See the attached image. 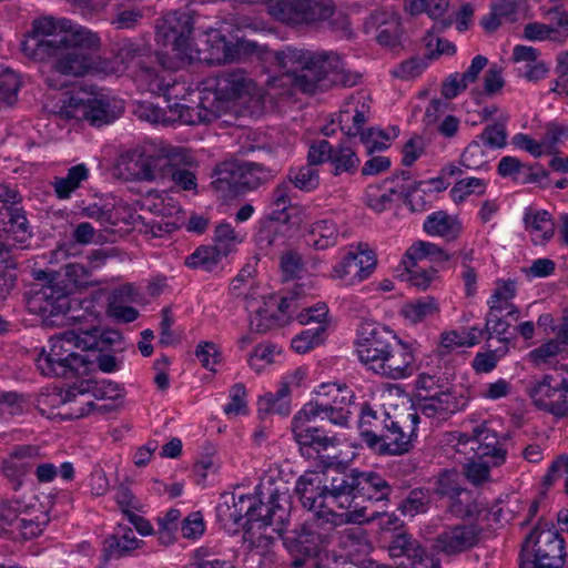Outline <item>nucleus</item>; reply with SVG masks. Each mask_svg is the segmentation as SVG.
I'll return each instance as SVG.
<instances>
[{
    "instance_id": "obj_23",
    "label": "nucleus",
    "mask_w": 568,
    "mask_h": 568,
    "mask_svg": "<svg viewBox=\"0 0 568 568\" xmlns=\"http://www.w3.org/2000/svg\"><path fill=\"white\" fill-rule=\"evenodd\" d=\"M258 285H250L247 293H243L245 308L248 313L250 329L255 333H265L277 322L275 315L276 298L265 296Z\"/></svg>"
},
{
    "instance_id": "obj_10",
    "label": "nucleus",
    "mask_w": 568,
    "mask_h": 568,
    "mask_svg": "<svg viewBox=\"0 0 568 568\" xmlns=\"http://www.w3.org/2000/svg\"><path fill=\"white\" fill-rule=\"evenodd\" d=\"M484 540V529L476 523L445 525L432 538L430 548L438 556L454 559L478 548Z\"/></svg>"
},
{
    "instance_id": "obj_14",
    "label": "nucleus",
    "mask_w": 568,
    "mask_h": 568,
    "mask_svg": "<svg viewBox=\"0 0 568 568\" xmlns=\"http://www.w3.org/2000/svg\"><path fill=\"white\" fill-rule=\"evenodd\" d=\"M469 395L466 390L456 388L438 389L433 394H418L415 402V413L437 423L449 419L453 415L466 409Z\"/></svg>"
},
{
    "instance_id": "obj_6",
    "label": "nucleus",
    "mask_w": 568,
    "mask_h": 568,
    "mask_svg": "<svg viewBox=\"0 0 568 568\" xmlns=\"http://www.w3.org/2000/svg\"><path fill=\"white\" fill-rule=\"evenodd\" d=\"M30 237L31 230L22 207L0 210V300L7 298L16 282L7 265L10 247L16 243L22 245Z\"/></svg>"
},
{
    "instance_id": "obj_8",
    "label": "nucleus",
    "mask_w": 568,
    "mask_h": 568,
    "mask_svg": "<svg viewBox=\"0 0 568 568\" xmlns=\"http://www.w3.org/2000/svg\"><path fill=\"white\" fill-rule=\"evenodd\" d=\"M123 111V100L106 93H94L87 98L79 93L72 94L61 108L64 118L85 120L95 128L114 122Z\"/></svg>"
},
{
    "instance_id": "obj_54",
    "label": "nucleus",
    "mask_w": 568,
    "mask_h": 568,
    "mask_svg": "<svg viewBox=\"0 0 568 568\" xmlns=\"http://www.w3.org/2000/svg\"><path fill=\"white\" fill-rule=\"evenodd\" d=\"M326 337V325L306 328L297 334L291 342L292 348L298 354H305L318 346Z\"/></svg>"
},
{
    "instance_id": "obj_53",
    "label": "nucleus",
    "mask_w": 568,
    "mask_h": 568,
    "mask_svg": "<svg viewBox=\"0 0 568 568\" xmlns=\"http://www.w3.org/2000/svg\"><path fill=\"white\" fill-rule=\"evenodd\" d=\"M287 181L294 189L303 192H312L320 185L318 170L312 165H303L298 169H290Z\"/></svg>"
},
{
    "instance_id": "obj_19",
    "label": "nucleus",
    "mask_w": 568,
    "mask_h": 568,
    "mask_svg": "<svg viewBox=\"0 0 568 568\" xmlns=\"http://www.w3.org/2000/svg\"><path fill=\"white\" fill-rule=\"evenodd\" d=\"M293 435L304 457L318 460L324 467L334 464L335 456H332L331 452L338 445L336 436L328 435L324 429L315 426L294 430Z\"/></svg>"
},
{
    "instance_id": "obj_56",
    "label": "nucleus",
    "mask_w": 568,
    "mask_h": 568,
    "mask_svg": "<svg viewBox=\"0 0 568 568\" xmlns=\"http://www.w3.org/2000/svg\"><path fill=\"white\" fill-rule=\"evenodd\" d=\"M267 528L268 526L258 528L257 521L244 528V541L248 544L251 550H255L258 555L267 554L275 541L274 537L266 532ZM270 528L272 529L273 526H270Z\"/></svg>"
},
{
    "instance_id": "obj_27",
    "label": "nucleus",
    "mask_w": 568,
    "mask_h": 568,
    "mask_svg": "<svg viewBox=\"0 0 568 568\" xmlns=\"http://www.w3.org/2000/svg\"><path fill=\"white\" fill-rule=\"evenodd\" d=\"M92 270L93 267L79 263H69L59 271L34 270L32 275L36 281H49L68 286L71 294L74 288H87L95 284L92 280Z\"/></svg>"
},
{
    "instance_id": "obj_46",
    "label": "nucleus",
    "mask_w": 568,
    "mask_h": 568,
    "mask_svg": "<svg viewBox=\"0 0 568 568\" xmlns=\"http://www.w3.org/2000/svg\"><path fill=\"white\" fill-rule=\"evenodd\" d=\"M432 503L429 488L416 487L408 491L397 506V510L405 517L413 518L426 514Z\"/></svg>"
},
{
    "instance_id": "obj_1",
    "label": "nucleus",
    "mask_w": 568,
    "mask_h": 568,
    "mask_svg": "<svg viewBox=\"0 0 568 568\" xmlns=\"http://www.w3.org/2000/svg\"><path fill=\"white\" fill-rule=\"evenodd\" d=\"M295 493L303 508L314 513L318 527H335L339 519L335 507L363 511L365 501L388 500L393 487L376 471L342 468L305 471L296 481Z\"/></svg>"
},
{
    "instance_id": "obj_45",
    "label": "nucleus",
    "mask_w": 568,
    "mask_h": 568,
    "mask_svg": "<svg viewBox=\"0 0 568 568\" xmlns=\"http://www.w3.org/2000/svg\"><path fill=\"white\" fill-rule=\"evenodd\" d=\"M524 221L535 244H544L552 237L555 224L547 211L527 212Z\"/></svg>"
},
{
    "instance_id": "obj_7",
    "label": "nucleus",
    "mask_w": 568,
    "mask_h": 568,
    "mask_svg": "<svg viewBox=\"0 0 568 568\" xmlns=\"http://www.w3.org/2000/svg\"><path fill=\"white\" fill-rule=\"evenodd\" d=\"M565 557L560 534L538 524L525 539L519 568H562Z\"/></svg>"
},
{
    "instance_id": "obj_17",
    "label": "nucleus",
    "mask_w": 568,
    "mask_h": 568,
    "mask_svg": "<svg viewBox=\"0 0 568 568\" xmlns=\"http://www.w3.org/2000/svg\"><path fill=\"white\" fill-rule=\"evenodd\" d=\"M527 394L537 408L556 417L568 416V389L551 375L532 381L527 387Z\"/></svg>"
},
{
    "instance_id": "obj_59",
    "label": "nucleus",
    "mask_w": 568,
    "mask_h": 568,
    "mask_svg": "<svg viewBox=\"0 0 568 568\" xmlns=\"http://www.w3.org/2000/svg\"><path fill=\"white\" fill-rule=\"evenodd\" d=\"M230 402L223 407L224 414L230 417H237L248 414L247 393L242 383L234 384L229 390Z\"/></svg>"
},
{
    "instance_id": "obj_47",
    "label": "nucleus",
    "mask_w": 568,
    "mask_h": 568,
    "mask_svg": "<svg viewBox=\"0 0 568 568\" xmlns=\"http://www.w3.org/2000/svg\"><path fill=\"white\" fill-rule=\"evenodd\" d=\"M275 413L281 416H287L291 413L290 388L287 383H283L276 394L268 393L258 400V414Z\"/></svg>"
},
{
    "instance_id": "obj_11",
    "label": "nucleus",
    "mask_w": 568,
    "mask_h": 568,
    "mask_svg": "<svg viewBox=\"0 0 568 568\" xmlns=\"http://www.w3.org/2000/svg\"><path fill=\"white\" fill-rule=\"evenodd\" d=\"M399 338L384 325L362 322L356 332L355 349L359 362L373 371L396 346Z\"/></svg>"
},
{
    "instance_id": "obj_4",
    "label": "nucleus",
    "mask_w": 568,
    "mask_h": 568,
    "mask_svg": "<svg viewBox=\"0 0 568 568\" xmlns=\"http://www.w3.org/2000/svg\"><path fill=\"white\" fill-rule=\"evenodd\" d=\"M82 331H67L60 336L51 337L50 349L41 352L37 358V366L41 374L51 377L73 378L87 374L90 361L75 352L82 351Z\"/></svg>"
},
{
    "instance_id": "obj_40",
    "label": "nucleus",
    "mask_w": 568,
    "mask_h": 568,
    "mask_svg": "<svg viewBox=\"0 0 568 568\" xmlns=\"http://www.w3.org/2000/svg\"><path fill=\"white\" fill-rule=\"evenodd\" d=\"M239 162H223L219 164L213 174L211 186L221 192L224 197L241 194Z\"/></svg>"
},
{
    "instance_id": "obj_42",
    "label": "nucleus",
    "mask_w": 568,
    "mask_h": 568,
    "mask_svg": "<svg viewBox=\"0 0 568 568\" xmlns=\"http://www.w3.org/2000/svg\"><path fill=\"white\" fill-rule=\"evenodd\" d=\"M423 227L428 235L440 236L447 241L457 239L462 229L459 222L444 211L428 215Z\"/></svg>"
},
{
    "instance_id": "obj_30",
    "label": "nucleus",
    "mask_w": 568,
    "mask_h": 568,
    "mask_svg": "<svg viewBox=\"0 0 568 568\" xmlns=\"http://www.w3.org/2000/svg\"><path fill=\"white\" fill-rule=\"evenodd\" d=\"M40 457V450L34 446H20L16 448L2 463V471L11 483L12 488L18 490L24 477L34 467V462Z\"/></svg>"
},
{
    "instance_id": "obj_52",
    "label": "nucleus",
    "mask_w": 568,
    "mask_h": 568,
    "mask_svg": "<svg viewBox=\"0 0 568 568\" xmlns=\"http://www.w3.org/2000/svg\"><path fill=\"white\" fill-rule=\"evenodd\" d=\"M224 257L213 245H202L185 258V265L190 268H202L211 272L216 268Z\"/></svg>"
},
{
    "instance_id": "obj_15",
    "label": "nucleus",
    "mask_w": 568,
    "mask_h": 568,
    "mask_svg": "<svg viewBox=\"0 0 568 568\" xmlns=\"http://www.w3.org/2000/svg\"><path fill=\"white\" fill-rule=\"evenodd\" d=\"M193 27V10L185 8L168 12L156 20L155 40L163 47L183 53L189 48Z\"/></svg>"
},
{
    "instance_id": "obj_38",
    "label": "nucleus",
    "mask_w": 568,
    "mask_h": 568,
    "mask_svg": "<svg viewBox=\"0 0 568 568\" xmlns=\"http://www.w3.org/2000/svg\"><path fill=\"white\" fill-rule=\"evenodd\" d=\"M453 258L454 255H450L438 245L430 242L417 241L406 251L404 264L414 266V261H428L444 268Z\"/></svg>"
},
{
    "instance_id": "obj_25",
    "label": "nucleus",
    "mask_w": 568,
    "mask_h": 568,
    "mask_svg": "<svg viewBox=\"0 0 568 568\" xmlns=\"http://www.w3.org/2000/svg\"><path fill=\"white\" fill-rule=\"evenodd\" d=\"M203 93L204 95L200 98L196 106H189L179 102L169 104L170 124L179 122L181 124L195 125L216 120L221 114L220 105H215L205 91Z\"/></svg>"
},
{
    "instance_id": "obj_24",
    "label": "nucleus",
    "mask_w": 568,
    "mask_h": 568,
    "mask_svg": "<svg viewBox=\"0 0 568 568\" xmlns=\"http://www.w3.org/2000/svg\"><path fill=\"white\" fill-rule=\"evenodd\" d=\"M437 491L448 498L447 511L454 517L464 519L477 517L480 514L473 491L460 487L452 477H440Z\"/></svg>"
},
{
    "instance_id": "obj_34",
    "label": "nucleus",
    "mask_w": 568,
    "mask_h": 568,
    "mask_svg": "<svg viewBox=\"0 0 568 568\" xmlns=\"http://www.w3.org/2000/svg\"><path fill=\"white\" fill-rule=\"evenodd\" d=\"M91 394L97 399H116L121 396V388L114 382L102 379H83L70 386L62 395L63 403L75 400L78 396Z\"/></svg>"
},
{
    "instance_id": "obj_35",
    "label": "nucleus",
    "mask_w": 568,
    "mask_h": 568,
    "mask_svg": "<svg viewBox=\"0 0 568 568\" xmlns=\"http://www.w3.org/2000/svg\"><path fill=\"white\" fill-rule=\"evenodd\" d=\"M315 51L286 47L276 52L275 58L284 73L292 78V84L296 88L300 75H307Z\"/></svg>"
},
{
    "instance_id": "obj_50",
    "label": "nucleus",
    "mask_w": 568,
    "mask_h": 568,
    "mask_svg": "<svg viewBox=\"0 0 568 568\" xmlns=\"http://www.w3.org/2000/svg\"><path fill=\"white\" fill-rule=\"evenodd\" d=\"M83 336L81 342L87 351L104 352L111 345H114L122 339L120 332L114 329H101L92 327L88 331H82Z\"/></svg>"
},
{
    "instance_id": "obj_5",
    "label": "nucleus",
    "mask_w": 568,
    "mask_h": 568,
    "mask_svg": "<svg viewBox=\"0 0 568 568\" xmlns=\"http://www.w3.org/2000/svg\"><path fill=\"white\" fill-rule=\"evenodd\" d=\"M118 57L134 73L135 81L144 91L161 95L172 73L161 67V59L150 44L124 41Z\"/></svg>"
},
{
    "instance_id": "obj_41",
    "label": "nucleus",
    "mask_w": 568,
    "mask_h": 568,
    "mask_svg": "<svg viewBox=\"0 0 568 568\" xmlns=\"http://www.w3.org/2000/svg\"><path fill=\"white\" fill-rule=\"evenodd\" d=\"M338 234L336 223L331 219H323L311 224L306 242L315 250H326L337 243Z\"/></svg>"
},
{
    "instance_id": "obj_62",
    "label": "nucleus",
    "mask_w": 568,
    "mask_h": 568,
    "mask_svg": "<svg viewBox=\"0 0 568 568\" xmlns=\"http://www.w3.org/2000/svg\"><path fill=\"white\" fill-rule=\"evenodd\" d=\"M560 351L559 342L550 339L537 348L531 349L528 353L527 358L535 367L544 368L552 363L554 358H556Z\"/></svg>"
},
{
    "instance_id": "obj_63",
    "label": "nucleus",
    "mask_w": 568,
    "mask_h": 568,
    "mask_svg": "<svg viewBox=\"0 0 568 568\" xmlns=\"http://www.w3.org/2000/svg\"><path fill=\"white\" fill-rule=\"evenodd\" d=\"M486 192V182L478 178H466L457 181L450 189V196L454 202H463L468 195H483Z\"/></svg>"
},
{
    "instance_id": "obj_58",
    "label": "nucleus",
    "mask_w": 568,
    "mask_h": 568,
    "mask_svg": "<svg viewBox=\"0 0 568 568\" xmlns=\"http://www.w3.org/2000/svg\"><path fill=\"white\" fill-rule=\"evenodd\" d=\"M213 242V246L220 251V254L227 256L242 242V237L230 223L222 222L215 227Z\"/></svg>"
},
{
    "instance_id": "obj_22",
    "label": "nucleus",
    "mask_w": 568,
    "mask_h": 568,
    "mask_svg": "<svg viewBox=\"0 0 568 568\" xmlns=\"http://www.w3.org/2000/svg\"><path fill=\"white\" fill-rule=\"evenodd\" d=\"M187 161L184 148L170 146L163 149L160 153L142 152L138 160V176L144 181H154L166 178L172 165H179L181 161Z\"/></svg>"
},
{
    "instance_id": "obj_64",
    "label": "nucleus",
    "mask_w": 568,
    "mask_h": 568,
    "mask_svg": "<svg viewBox=\"0 0 568 568\" xmlns=\"http://www.w3.org/2000/svg\"><path fill=\"white\" fill-rule=\"evenodd\" d=\"M509 327L510 323L507 322L500 314L487 313L485 318V332L487 341L497 337L501 345L509 346L510 338L506 336Z\"/></svg>"
},
{
    "instance_id": "obj_37",
    "label": "nucleus",
    "mask_w": 568,
    "mask_h": 568,
    "mask_svg": "<svg viewBox=\"0 0 568 568\" xmlns=\"http://www.w3.org/2000/svg\"><path fill=\"white\" fill-rule=\"evenodd\" d=\"M143 541L138 539L130 527L119 526L116 530L103 541L105 559H119L141 547Z\"/></svg>"
},
{
    "instance_id": "obj_2",
    "label": "nucleus",
    "mask_w": 568,
    "mask_h": 568,
    "mask_svg": "<svg viewBox=\"0 0 568 568\" xmlns=\"http://www.w3.org/2000/svg\"><path fill=\"white\" fill-rule=\"evenodd\" d=\"M100 38L85 27L71 20L43 17L32 22L31 30L21 43L26 57L51 62L52 73L45 78L49 88L61 90L68 82L60 78H79L94 68V52Z\"/></svg>"
},
{
    "instance_id": "obj_57",
    "label": "nucleus",
    "mask_w": 568,
    "mask_h": 568,
    "mask_svg": "<svg viewBox=\"0 0 568 568\" xmlns=\"http://www.w3.org/2000/svg\"><path fill=\"white\" fill-rule=\"evenodd\" d=\"M294 187L285 180L278 183L272 193V204L275 207L272 213V219L285 222L288 219L286 210L291 206L292 191Z\"/></svg>"
},
{
    "instance_id": "obj_44",
    "label": "nucleus",
    "mask_w": 568,
    "mask_h": 568,
    "mask_svg": "<svg viewBox=\"0 0 568 568\" xmlns=\"http://www.w3.org/2000/svg\"><path fill=\"white\" fill-rule=\"evenodd\" d=\"M368 119V106L363 102L361 108L354 106L352 102H348L339 112V125L341 130L347 136H356L365 132L363 130L364 124Z\"/></svg>"
},
{
    "instance_id": "obj_33",
    "label": "nucleus",
    "mask_w": 568,
    "mask_h": 568,
    "mask_svg": "<svg viewBox=\"0 0 568 568\" xmlns=\"http://www.w3.org/2000/svg\"><path fill=\"white\" fill-rule=\"evenodd\" d=\"M539 51L532 47L515 45L511 61L516 64V74L529 82H538L545 79L549 72V67L546 62L539 60Z\"/></svg>"
},
{
    "instance_id": "obj_36",
    "label": "nucleus",
    "mask_w": 568,
    "mask_h": 568,
    "mask_svg": "<svg viewBox=\"0 0 568 568\" xmlns=\"http://www.w3.org/2000/svg\"><path fill=\"white\" fill-rule=\"evenodd\" d=\"M239 172L241 194H243L272 181L280 169L276 165L266 166L261 163L244 161L239 162Z\"/></svg>"
},
{
    "instance_id": "obj_12",
    "label": "nucleus",
    "mask_w": 568,
    "mask_h": 568,
    "mask_svg": "<svg viewBox=\"0 0 568 568\" xmlns=\"http://www.w3.org/2000/svg\"><path fill=\"white\" fill-rule=\"evenodd\" d=\"M326 537L311 529H303L295 537H287L284 540L285 548L291 556V566L302 568L310 565L317 568L318 561L336 565L343 556H336L334 552L323 551V545Z\"/></svg>"
},
{
    "instance_id": "obj_9",
    "label": "nucleus",
    "mask_w": 568,
    "mask_h": 568,
    "mask_svg": "<svg viewBox=\"0 0 568 568\" xmlns=\"http://www.w3.org/2000/svg\"><path fill=\"white\" fill-rule=\"evenodd\" d=\"M30 313L39 315L48 324H57L71 308V294L68 286L49 281H37L26 297Z\"/></svg>"
},
{
    "instance_id": "obj_16",
    "label": "nucleus",
    "mask_w": 568,
    "mask_h": 568,
    "mask_svg": "<svg viewBox=\"0 0 568 568\" xmlns=\"http://www.w3.org/2000/svg\"><path fill=\"white\" fill-rule=\"evenodd\" d=\"M255 90L254 80L243 69H233L216 75L205 92L215 105H220L221 112L224 103L251 98Z\"/></svg>"
},
{
    "instance_id": "obj_61",
    "label": "nucleus",
    "mask_w": 568,
    "mask_h": 568,
    "mask_svg": "<svg viewBox=\"0 0 568 568\" xmlns=\"http://www.w3.org/2000/svg\"><path fill=\"white\" fill-rule=\"evenodd\" d=\"M509 352V346L500 345L495 349L477 353L471 362V367L478 374L493 372L499 359Z\"/></svg>"
},
{
    "instance_id": "obj_13",
    "label": "nucleus",
    "mask_w": 568,
    "mask_h": 568,
    "mask_svg": "<svg viewBox=\"0 0 568 568\" xmlns=\"http://www.w3.org/2000/svg\"><path fill=\"white\" fill-rule=\"evenodd\" d=\"M270 13L288 24H310L328 19L334 12L332 0H275Z\"/></svg>"
},
{
    "instance_id": "obj_49",
    "label": "nucleus",
    "mask_w": 568,
    "mask_h": 568,
    "mask_svg": "<svg viewBox=\"0 0 568 568\" xmlns=\"http://www.w3.org/2000/svg\"><path fill=\"white\" fill-rule=\"evenodd\" d=\"M359 162V158L351 146L344 143L333 146L329 163L333 168L332 172L334 175L356 173Z\"/></svg>"
},
{
    "instance_id": "obj_3",
    "label": "nucleus",
    "mask_w": 568,
    "mask_h": 568,
    "mask_svg": "<svg viewBox=\"0 0 568 568\" xmlns=\"http://www.w3.org/2000/svg\"><path fill=\"white\" fill-rule=\"evenodd\" d=\"M262 489L261 496L267 497L266 503L251 495L223 496V501L216 507L219 521L225 528H231L233 525L246 528L247 525L257 521L258 528L273 526L272 531L281 534L290 517L287 495L272 484L268 487L262 485Z\"/></svg>"
},
{
    "instance_id": "obj_28",
    "label": "nucleus",
    "mask_w": 568,
    "mask_h": 568,
    "mask_svg": "<svg viewBox=\"0 0 568 568\" xmlns=\"http://www.w3.org/2000/svg\"><path fill=\"white\" fill-rule=\"evenodd\" d=\"M414 363L412 348L398 339L396 346L392 347L389 354L384 356L373 372L386 378L402 379L413 375Z\"/></svg>"
},
{
    "instance_id": "obj_32",
    "label": "nucleus",
    "mask_w": 568,
    "mask_h": 568,
    "mask_svg": "<svg viewBox=\"0 0 568 568\" xmlns=\"http://www.w3.org/2000/svg\"><path fill=\"white\" fill-rule=\"evenodd\" d=\"M366 33H375L376 41L384 47L395 48L399 44L400 20L394 13L376 11L364 23Z\"/></svg>"
},
{
    "instance_id": "obj_55",
    "label": "nucleus",
    "mask_w": 568,
    "mask_h": 568,
    "mask_svg": "<svg viewBox=\"0 0 568 568\" xmlns=\"http://www.w3.org/2000/svg\"><path fill=\"white\" fill-rule=\"evenodd\" d=\"M438 306L432 296H425L403 306L402 314L412 323H419L437 313Z\"/></svg>"
},
{
    "instance_id": "obj_43",
    "label": "nucleus",
    "mask_w": 568,
    "mask_h": 568,
    "mask_svg": "<svg viewBox=\"0 0 568 568\" xmlns=\"http://www.w3.org/2000/svg\"><path fill=\"white\" fill-rule=\"evenodd\" d=\"M185 156L190 158V160L181 161L179 165H172L168 178L172 180L174 185L184 190V191H196L197 189V178H196V169L197 161L193 153L184 148Z\"/></svg>"
},
{
    "instance_id": "obj_29",
    "label": "nucleus",
    "mask_w": 568,
    "mask_h": 568,
    "mask_svg": "<svg viewBox=\"0 0 568 568\" xmlns=\"http://www.w3.org/2000/svg\"><path fill=\"white\" fill-rule=\"evenodd\" d=\"M474 445L471 450L479 458H489L493 466H499L505 463L507 456L506 439H500L497 433L483 423L474 427Z\"/></svg>"
},
{
    "instance_id": "obj_39",
    "label": "nucleus",
    "mask_w": 568,
    "mask_h": 568,
    "mask_svg": "<svg viewBox=\"0 0 568 568\" xmlns=\"http://www.w3.org/2000/svg\"><path fill=\"white\" fill-rule=\"evenodd\" d=\"M336 541L345 556L361 557L371 551L367 531L361 526L347 527L336 532Z\"/></svg>"
},
{
    "instance_id": "obj_60",
    "label": "nucleus",
    "mask_w": 568,
    "mask_h": 568,
    "mask_svg": "<svg viewBox=\"0 0 568 568\" xmlns=\"http://www.w3.org/2000/svg\"><path fill=\"white\" fill-rule=\"evenodd\" d=\"M19 87L20 81L16 72L10 69L0 72V110L16 102Z\"/></svg>"
},
{
    "instance_id": "obj_48",
    "label": "nucleus",
    "mask_w": 568,
    "mask_h": 568,
    "mask_svg": "<svg viewBox=\"0 0 568 568\" xmlns=\"http://www.w3.org/2000/svg\"><path fill=\"white\" fill-rule=\"evenodd\" d=\"M89 178V170L84 164H78L68 170L63 178H55L52 182L55 195L60 200L69 199L80 185Z\"/></svg>"
},
{
    "instance_id": "obj_31",
    "label": "nucleus",
    "mask_w": 568,
    "mask_h": 568,
    "mask_svg": "<svg viewBox=\"0 0 568 568\" xmlns=\"http://www.w3.org/2000/svg\"><path fill=\"white\" fill-rule=\"evenodd\" d=\"M393 416L384 408L374 409L364 404L359 417V435L368 448L376 453L383 438L384 430L388 427Z\"/></svg>"
},
{
    "instance_id": "obj_51",
    "label": "nucleus",
    "mask_w": 568,
    "mask_h": 568,
    "mask_svg": "<svg viewBox=\"0 0 568 568\" xmlns=\"http://www.w3.org/2000/svg\"><path fill=\"white\" fill-rule=\"evenodd\" d=\"M133 288L130 285L122 286L112 295L109 304V315L118 322L131 323L139 316V311L133 306L124 305L122 300L132 295Z\"/></svg>"
},
{
    "instance_id": "obj_20",
    "label": "nucleus",
    "mask_w": 568,
    "mask_h": 568,
    "mask_svg": "<svg viewBox=\"0 0 568 568\" xmlns=\"http://www.w3.org/2000/svg\"><path fill=\"white\" fill-rule=\"evenodd\" d=\"M376 266V257L373 251L358 245L355 251H349L332 272V277L342 281L345 285H355L366 280Z\"/></svg>"
},
{
    "instance_id": "obj_18",
    "label": "nucleus",
    "mask_w": 568,
    "mask_h": 568,
    "mask_svg": "<svg viewBox=\"0 0 568 568\" xmlns=\"http://www.w3.org/2000/svg\"><path fill=\"white\" fill-rule=\"evenodd\" d=\"M419 416L417 413H412L406 417L393 416L388 427L384 430L376 454L396 456L409 452L416 437Z\"/></svg>"
},
{
    "instance_id": "obj_26",
    "label": "nucleus",
    "mask_w": 568,
    "mask_h": 568,
    "mask_svg": "<svg viewBox=\"0 0 568 568\" xmlns=\"http://www.w3.org/2000/svg\"><path fill=\"white\" fill-rule=\"evenodd\" d=\"M388 552L393 558L405 557L412 567L439 568L440 564L428 556L419 541L405 531L393 535L388 544Z\"/></svg>"
},
{
    "instance_id": "obj_21",
    "label": "nucleus",
    "mask_w": 568,
    "mask_h": 568,
    "mask_svg": "<svg viewBox=\"0 0 568 568\" xmlns=\"http://www.w3.org/2000/svg\"><path fill=\"white\" fill-rule=\"evenodd\" d=\"M339 65V55L335 52L316 51L307 75H300L296 89L303 93H315L331 88L333 72Z\"/></svg>"
}]
</instances>
